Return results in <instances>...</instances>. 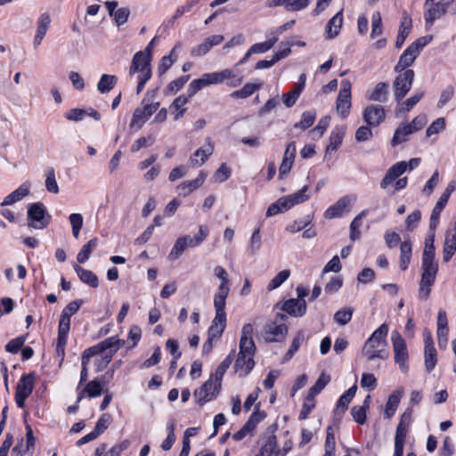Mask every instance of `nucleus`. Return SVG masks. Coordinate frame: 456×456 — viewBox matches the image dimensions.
Segmentation results:
<instances>
[{
	"instance_id": "obj_26",
	"label": "nucleus",
	"mask_w": 456,
	"mask_h": 456,
	"mask_svg": "<svg viewBox=\"0 0 456 456\" xmlns=\"http://www.w3.org/2000/svg\"><path fill=\"white\" fill-rule=\"evenodd\" d=\"M456 251V226L453 231H447L445 234L444 248H443V260L447 263L451 260Z\"/></svg>"
},
{
	"instance_id": "obj_11",
	"label": "nucleus",
	"mask_w": 456,
	"mask_h": 456,
	"mask_svg": "<svg viewBox=\"0 0 456 456\" xmlns=\"http://www.w3.org/2000/svg\"><path fill=\"white\" fill-rule=\"evenodd\" d=\"M34 381V373H28L20 378L15 392V403L19 408H24L26 399L33 391Z\"/></svg>"
},
{
	"instance_id": "obj_17",
	"label": "nucleus",
	"mask_w": 456,
	"mask_h": 456,
	"mask_svg": "<svg viewBox=\"0 0 456 456\" xmlns=\"http://www.w3.org/2000/svg\"><path fill=\"white\" fill-rule=\"evenodd\" d=\"M454 190L455 184L453 182H451L441 194L438 201L436 202L435 208L432 210V214L430 216V230L436 229L439 223L440 214L443 211L445 205L447 204L449 198Z\"/></svg>"
},
{
	"instance_id": "obj_48",
	"label": "nucleus",
	"mask_w": 456,
	"mask_h": 456,
	"mask_svg": "<svg viewBox=\"0 0 456 456\" xmlns=\"http://www.w3.org/2000/svg\"><path fill=\"white\" fill-rule=\"evenodd\" d=\"M330 381V377L322 373L314 385L309 389L310 399H314Z\"/></svg>"
},
{
	"instance_id": "obj_49",
	"label": "nucleus",
	"mask_w": 456,
	"mask_h": 456,
	"mask_svg": "<svg viewBox=\"0 0 456 456\" xmlns=\"http://www.w3.org/2000/svg\"><path fill=\"white\" fill-rule=\"evenodd\" d=\"M117 83V77L113 75L103 74L97 84V89L102 94L110 92Z\"/></svg>"
},
{
	"instance_id": "obj_56",
	"label": "nucleus",
	"mask_w": 456,
	"mask_h": 456,
	"mask_svg": "<svg viewBox=\"0 0 456 456\" xmlns=\"http://www.w3.org/2000/svg\"><path fill=\"white\" fill-rule=\"evenodd\" d=\"M73 236L77 239L83 226L84 218L81 214L73 213L69 216Z\"/></svg>"
},
{
	"instance_id": "obj_50",
	"label": "nucleus",
	"mask_w": 456,
	"mask_h": 456,
	"mask_svg": "<svg viewBox=\"0 0 456 456\" xmlns=\"http://www.w3.org/2000/svg\"><path fill=\"white\" fill-rule=\"evenodd\" d=\"M425 369L426 371L431 372L437 362V354L435 347L424 348Z\"/></svg>"
},
{
	"instance_id": "obj_37",
	"label": "nucleus",
	"mask_w": 456,
	"mask_h": 456,
	"mask_svg": "<svg viewBox=\"0 0 456 456\" xmlns=\"http://www.w3.org/2000/svg\"><path fill=\"white\" fill-rule=\"evenodd\" d=\"M423 92H416L410 98L405 101L397 102L398 106L396 109V115L410 111L423 97Z\"/></svg>"
},
{
	"instance_id": "obj_33",
	"label": "nucleus",
	"mask_w": 456,
	"mask_h": 456,
	"mask_svg": "<svg viewBox=\"0 0 456 456\" xmlns=\"http://www.w3.org/2000/svg\"><path fill=\"white\" fill-rule=\"evenodd\" d=\"M388 85L385 82L378 83L375 87L366 94L370 101L385 102L388 94Z\"/></svg>"
},
{
	"instance_id": "obj_57",
	"label": "nucleus",
	"mask_w": 456,
	"mask_h": 456,
	"mask_svg": "<svg viewBox=\"0 0 456 456\" xmlns=\"http://www.w3.org/2000/svg\"><path fill=\"white\" fill-rule=\"evenodd\" d=\"M157 41V37H153L151 39V41L148 44V45L146 46V48L144 49V51H140V52H137L134 57H133V60H135L136 57L138 55L141 54V56L139 57V61H142V63H143V61H146L147 62V67H151V51L154 47V45H155V42Z\"/></svg>"
},
{
	"instance_id": "obj_34",
	"label": "nucleus",
	"mask_w": 456,
	"mask_h": 456,
	"mask_svg": "<svg viewBox=\"0 0 456 456\" xmlns=\"http://www.w3.org/2000/svg\"><path fill=\"white\" fill-rule=\"evenodd\" d=\"M73 268L82 282L88 284L92 288L98 287V278L92 271L85 269L76 264L73 265Z\"/></svg>"
},
{
	"instance_id": "obj_30",
	"label": "nucleus",
	"mask_w": 456,
	"mask_h": 456,
	"mask_svg": "<svg viewBox=\"0 0 456 456\" xmlns=\"http://www.w3.org/2000/svg\"><path fill=\"white\" fill-rule=\"evenodd\" d=\"M343 24V10L335 14L327 23L325 31L327 38L331 39L337 37Z\"/></svg>"
},
{
	"instance_id": "obj_20",
	"label": "nucleus",
	"mask_w": 456,
	"mask_h": 456,
	"mask_svg": "<svg viewBox=\"0 0 456 456\" xmlns=\"http://www.w3.org/2000/svg\"><path fill=\"white\" fill-rule=\"evenodd\" d=\"M412 419V410L411 408H407L405 411L401 416V419L399 424L397 425L395 443V444H403L405 443V438L408 433L409 427L411 423Z\"/></svg>"
},
{
	"instance_id": "obj_9",
	"label": "nucleus",
	"mask_w": 456,
	"mask_h": 456,
	"mask_svg": "<svg viewBox=\"0 0 456 456\" xmlns=\"http://www.w3.org/2000/svg\"><path fill=\"white\" fill-rule=\"evenodd\" d=\"M393 343V349L395 354V362L399 364V367L403 372L408 371V350L407 346L398 331H394L391 336Z\"/></svg>"
},
{
	"instance_id": "obj_60",
	"label": "nucleus",
	"mask_w": 456,
	"mask_h": 456,
	"mask_svg": "<svg viewBox=\"0 0 456 456\" xmlns=\"http://www.w3.org/2000/svg\"><path fill=\"white\" fill-rule=\"evenodd\" d=\"M50 24H51V17L49 15V13L47 12H45V13H42L38 20H37V34L40 35V36H45L49 27H50Z\"/></svg>"
},
{
	"instance_id": "obj_45",
	"label": "nucleus",
	"mask_w": 456,
	"mask_h": 456,
	"mask_svg": "<svg viewBox=\"0 0 456 456\" xmlns=\"http://www.w3.org/2000/svg\"><path fill=\"white\" fill-rule=\"evenodd\" d=\"M262 86V83H248L244 86L231 94L232 98L245 99L252 95L256 90Z\"/></svg>"
},
{
	"instance_id": "obj_54",
	"label": "nucleus",
	"mask_w": 456,
	"mask_h": 456,
	"mask_svg": "<svg viewBox=\"0 0 456 456\" xmlns=\"http://www.w3.org/2000/svg\"><path fill=\"white\" fill-rule=\"evenodd\" d=\"M354 309L352 307L343 308L334 314V321L340 326L347 324L353 316Z\"/></svg>"
},
{
	"instance_id": "obj_59",
	"label": "nucleus",
	"mask_w": 456,
	"mask_h": 456,
	"mask_svg": "<svg viewBox=\"0 0 456 456\" xmlns=\"http://www.w3.org/2000/svg\"><path fill=\"white\" fill-rule=\"evenodd\" d=\"M303 340L304 333L303 331L299 330L297 332L295 338H293L291 346L284 356V361H289L293 357L295 353L298 350Z\"/></svg>"
},
{
	"instance_id": "obj_53",
	"label": "nucleus",
	"mask_w": 456,
	"mask_h": 456,
	"mask_svg": "<svg viewBox=\"0 0 456 456\" xmlns=\"http://www.w3.org/2000/svg\"><path fill=\"white\" fill-rule=\"evenodd\" d=\"M256 422L257 420L255 419V415L253 414L245 423V425L239 431L233 434L232 438L235 441L242 440L249 432L255 428Z\"/></svg>"
},
{
	"instance_id": "obj_61",
	"label": "nucleus",
	"mask_w": 456,
	"mask_h": 456,
	"mask_svg": "<svg viewBox=\"0 0 456 456\" xmlns=\"http://www.w3.org/2000/svg\"><path fill=\"white\" fill-rule=\"evenodd\" d=\"M382 34V19L379 12H376L371 17L370 37L375 38Z\"/></svg>"
},
{
	"instance_id": "obj_42",
	"label": "nucleus",
	"mask_w": 456,
	"mask_h": 456,
	"mask_svg": "<svg viewBox=\"0 0 456 456\" xmlns=\"http://www.w3.org/2000/svg\"><path fill=\"white\" fill-rule=\"evenodd\" d=\"M401 397H402V391H399V390L393 392L389 395L388 400L386 404V409H385V415L387 418L389 419L395 414L396 408L398 407V405L400 403Z\"/></svg>"
},
{
	"instance_id": "obj_41",
	"label": "nucleus",
	"mask_w": 456,
	"mask_h": 456,
	"mask_svg": "<svg viewBox=\"0 0 456 456\" xmlns=\"http://www.w3.org/2000/svg\"><path fill=\"white\" fill-rule=\"evenodd\" d=\"M188 100L187 96L180 95L175 98L170 105V109L175 114V120L180 119L184 115L186 111L185 105L188 102Z\"/></svg>"
},
{
	"instance_id": "obj_10",
	"label": "nucleus",
	"mask_w": 456,
	"mask_h": 456,
	"mask_svg": "<svg viewBox=\"0 0 456 456\" xmlns=\"http://www.w3.org/2000/svg\"><path fill=\"white\" fill-rule=\"evenodd\" d=\"M454 0H441L437 3L425 2L424 19L427 26H432L434 21L443 17L447 8L453 3Z\"/></svg>"
},
{
	"instance_id": "obj_16",
	"label": "nucleus",
	"mask_w": 456,
	"mask_h": 456,
	"mask_svg": "<svg viewBox=\"0 0 456 456\" xmlns=\"http://www.w3.org/2000/svg\"><path fill=\"white\" fill-rule=\"evenodd\" d=\"M221 386H217V381L210 377L199 389L194 392L197 403L200 405L211 401L218 393Z\"/></svg>"
},
{
	"instance_id": "obj_39",
	"label": "nucleus",
	"mask_w": 456,
	"mask_h": 456,
	"mask_svg": "<svg viewBox=\"0 0 456 456\" xmlns=\"http://www.w3.org/2000/svg\"><path fill=\"white\" fill-rule=\"evenodd\" d=\"M370 395H367L361 406H354L351 410V414L354 419L359 423L363 424L366 421V411L370 407Z\"/></svg>"
},
{
	"instance_id": "obj_63",
	"label": "nucleus",
	"mask_w": 456,
	"mask_h": 456,
	"mask_svg": "<svg viewBox=\"0 0 456 456\" xmlns=\"http://www.w3.org/2000/svg\"><path fill=\"white\" fill-rule=\"evenodd\" d=\"M45 188L51 193L57 194L59 192V186L56 181L53 168L49 169L47 172L45 179Z\"/></svg>"
},
{
	"instance_id": "obj_13",
	"label": "nucleus",
	"mask_w": 456,
	"mask_h": 456,
	"mask_svg": "<svg viewBox=\"0 0 456 456\" xmlns=\"http://www.w3.org/2000/svg\"><path fill=\"white\" fill-rule=\"evenodd\" d=\"M140 56H141V54L138 55L135 60H132V63H131V66L129 69L130 76H132L135 73H138V76H137L138 85L136 87L137 94H139L142 91L145 84L151 77V67H147L146 61H143V63H142V61H139Z\"/></svg>"
},
{
	"instance_id": "obj_22",
	"label": "nucleus",
	"mask_w": 456,
	"mask_h": 456,
	"mask_svg": "<svg viewBox=\"0 0 456 456\" xmlns=\"http://www.w3.org/2000/svg\"><path fill=\"white\" fill-rule=\"evenodd\" d=\"M296 151L297 150L295 142H290L286 147L282 161L279 168L280 178H282L290 171L295 160Z\"/></svg>"
},
{
	"instance_id": "obj_36",
	"label": "nucleus",
	"mask_w": 456,
	"mask_h": 456,
	"mask_svg": "<svg viewBox=\"0 0 456 456\" xmlns=\"http://www.w3.org/2000/svg\"><path fill=\"white\" fill-rule=\"evenodd\" d=\"M82 305V299H77L69 302L62 310L59 322L70 326L71 315L75 314L79 310Z\"/></svg>"
},
{
	"instance_id": "obj_3",
	"label": "nucleus",
	"mask_w": 456,
	"mask_h": 456,
	"mask_svg": "<svg viewBox=\"0 0 456 456\" xmlns=\"http://www.w3.org/2000/svg\"><path fill=\"white\" fill-rule=\"evenodd\" d=\"M208 235V230L207 226L200 225L199 227V232L194 237L189 235L179 237L168 254V259L171 261L176 260L187 248H195L200 245Z\"/></svg>"
},
{
	"instance_id": "obj_31",
	"label": "nucleus",
	"mask_w": 456,
	"mask_h": 456,
	"mask_svg": "<svg viewBox=\"0 0 456 456\" xmlns=\"http://www.w3.org/2000/svg\"><path fill=\"white\" fill-rule=\"evenodd\" d=\"M214 146L208 143L204 149H198L190 158L189 161L192 167H200L205 163L208 158L213 153Z\"/></svg>"
},
{
	"instance_id": "obj_1",
	"label": "nucleus",
	"mask_w": 456,
	"mask_h": 456,
	"mask_svg": "<svg viewBox=\"0 0 456 456\" xmlns=\"http://www.w3.org/2000/svg\"><path fill=\"white\" fill-rule=\"evenodd\" d=\"M388 330V325L383 323L366 340L362 349V354L367 361H373L377 358L382 360L388 358L389 351L387 341Z\"/></svg>"
},
{
	"instance_id": "obj_8",
	"label": "nucleus",
	"mask_w": 456,
	"mask_h": 456,
	"mask_svg": "<svg viewBox=\"0 0 456 456\" xmlns=\"http://www.w3.org/2000/svg\"><path fill=\"white\" fill-rule=\"evenodd\" d=\"M414 71L406 69L400 73L393 84L394 95L396 102H401L411 90L414 80Z\"/></svg>"
},
{
	"instance_id": "obj_4",
	"label": "nucleus",
	"mask_w": 456,
	"mask_h": 456,
	"mask_svg": "<svg viewBox=\"0 0 456 456\" xmlns=\"http://www.w3.org/2000/svg\"><path fill=\"white\" fill-rule=\"evenodd\" d=\"M286 315L277 314L273 322H268L264 327L263 337L266 342H281L288 334V327L283 322Z\"/></svg>"
},
{
	"instance_id": "obj_32",
	"label": "nucleus",
	"mask_w": 456,
	"mask_h": 456,
	"mask_svg": "<svg viewBox=\"0 0 456 456\" xmlns=\"http://www.w3.org/2000/svg\"><path fill=\"white\" fill-rule=\"evenodd\" d=\"M70 326L59 322L58 338L56 343V353L58 356L63 357L65 354V346L68 341V335Z\"/></svg>"
},
{
	"instance_id": "obj_40",
	"label": "nucleus",
	"mask_w": 456,
	"mask_h": 456,
	"mask_svg": "<svg viewBox=\"0 0 456 456\" xmlns=\"http://www.w3.org/2000/svg\"><path fill=\"white\" fill-rule=\"evenodd\" d=\"M97 245H98L97 238H94V239L90 240L89 241H87L82 247V248L80 249V251L78 252V254L77 256V262L79 264H84L85 262H86L89 259L92 252L97 247Z\"/></svg>"
},
{
	"instance_id": "obj_27",
	"label": "nucleus",
	"mask_w": 456,
	"mask_h": 456,
	"mask_svg": "<svg viewBox=\"0 0 456 456\" xmlns=\"http://www.w3.org/2000/svg\"><path fill=\"white\" fill-rule=\"evenodd\" d=\"M307 191H308V186L305 185L298 191L289 194L288 196L281 197L282 200L285 203V209L289 210L291 208H293L294 206L308 200L310 197L308 194H306Z\"/></svg>"
},
{
	"instance_id": "obj_58",
	"label": "nucleus",
	"mask_w": 456,
	"mask_h": 456,
	"mask_svg": "<svg viewBox=\"0 0 456 456\" xmlns=\"http://www.w3.org/2000/svg\"><path fill=\"white\" fill-rule=\"evenodd\" d=\"M93 349H86L84 351L82 354L81 363H82V370L80 373V381L79 385H81L83 382L86 381L88 378V364L91 359V354H93Z\"/></svg>"
},
{
	"instance_id": "obj_12",
	"label": "nucleus",
	"mask_w": 456,
	"mask_h": 456,
	"mask_svg": "<svg viewBox=\"0 0 456 456\" xmlns=\"http://www.w3.org/2000/svg\"><path fill=\"white\" fill-rule=\"evenodd\" d=\"M140 56H141V54L138 55L135 60H132V63H131V66L129 69L130 76H132L135 73H138V76H137L138 85L136 87L137 94H139L142 91L145 84L151 77V67H147L146 61H143V63H142V61H139Z\"/></svg>"
},
{
	"instance_id": "obj_64",
	"label": "nucleus",
	"mask_w": 456,
	"mask_h": 456,
	"mask_svg": "<svg viewBox=\"0 0 456 456\" xmlns=\"http://www.w3.org/2000/svg\"><path fill=\"white\" fill-rule=\"evenodd\" d=\"M316 118V114L314 111H305L301 116V120L299 123L295 125V127H300L302 129H306L310 127Z\"/></svg>"
},
{
	"instance_id": "obj_62",
	"label": "nucleus",
	"mask_w": 456,
	"mask_h": 456,
	"mask_svg": "<svg viewBox=\"0 0 456 456\" xmlns=\"http://www.w3.org/2000/svg\"><path fill=\"white\" fill-rule=\"evenodd\" d=\"M189 78L190 76H183L171 81L166 88V94H169L177 93L188 82Z\"/></svg>"
},
{
	"instance_id": "obj_15",
	"label": "nucleus",
	"mask_w": 456,
	"mask_h": 456,
	"mask_svg": "<svg viewBox=\"0 0 456 456\" xmlns=\"http://www.w3.org/2000/svg\"><path fill=\"white\" fill-rule=\"evenodd\" d=\"M351 82L341 81V88L337 99V111L342 118L347 117L351 108Z\"/></svg>"
},
{
	"instance_id": "obj_14",
	"label": "nucleus",
	"mask_w": 456,
	"mask_h": 456,
	"mask_svg": "<svg viewBox=\"0 0 456 456\" xmlns=\"http://www.w3.org/2000/svg\"><path fill=\"white\" fill-rule=\"evenodd\" d=\"M356 201V196L354 195H346L340 198L334 205L330 206L325 211V217L328 219H332L336 217H340L347 213H349L352 205Z\"/></svg>"
},
{
	"instance_id": "obj_38",
	"label": "nucleus",
	"mask_w": 456,
	"mask_h": 456,
	"mask_svg": "<svg viewBox=\"0 0 456 456\" xmlns=\"http://www.w3.org/2000/svg\"><path fill=\"white\" fill-rule=\"evenodd\" d=\"M411 28V19L405 15L403 17L401 25L399 27L398 35L395 41V47L400 48L403 45L406 37L410 34Z\"/></svg>"
},
{
	"instance_id": "obj_2",
	"label": "nucleus",
	"mask_w": 456,
	"mask_h": 456,
	"mask_svg": "<svg viewBox=\"0 0 456 456\" xmlns=\"http://www.w3.org/2000/svg\"><path fill=\"white\" fill-rule=\"evenodd\" d=\"M125 345V341L116 337H110L96 346L89 347L93 349L91 358L94 357L95 371L103 370L110 362L115 353Z\"/></svg>"
},
{
	"instance_id": "obj_23",
	"label": "nucleus",
	"mask_w": 456,
	"mask_h": 456,
	"mask_svg": "<svg viewBox=\"0 0 456 456\" xmlns=\"http://www.w3.org/2000/svg\"><path fill=\"white\" fill-rule=\"evenodd\" d=\"M30 183L25 182L16 190L8 194L1 203L2 207L12 205L27 197L30 192Z\"/></svg>"
},
{
	"instance_id": "obj_52",
	"label": "nucleus",
	"mask_w": 456,
	"mask_h": 456,
	"mask_svg": "<svg viewBox=\"0 0 456 456\" xmlns=\"http://www.w3.org/2000/svg\"><path fill=\"white\" fill-rule=\"evenodd\" d=\"M290 276V271L288 269H284L278 273L268 283L266 289L269 291L276 289L279 288L283 282H285Z\"/></svg>"
},
{
	"instance_id": "obj_5",
	"label": "nucleus",
	"mask_w": 456,
	"mask_h": 456,
	"mask_svg": "<svg viewBox=\"0 0 456 456\" xmlns=\"http://www.w3.org/2000/svg\"><path fill=\"white\" fill-rule=\"evenodd\" d=\"M213 304L216 315L211 322L208 334H210L212 337H221L226 325V299L213 298Z\"/></svg>"
},
{
	"instance_id": "obj_21",
	"label": "nucleus",
	"mask_w": 456,
	"mask_h": 456,
	"mask_svg": "<svg viewBox=\"0 0 456 456\" xmlns=\"http://www.w3.org/2000/svg\"><path fill=\"white\" fill-rule=\"evenodd\" d=\"M206 178L207 174L204 171H200L195 179L182 182L177 186L179 195L183 197L190 195L192 191L200 188L204 183Z\"/></svg>"
},
{
	"instance_id": "obj_6",
	"label": "nucleus",
	"mask_w": 456,
	"mask_h": 456,
	"mask_svg": "<svg viewBox=\"0 0 456 456\" xmlns=\"http://www.w3.org/2000/svg\"><path fill=\"white\" fill-rule=\"evenodd\" d=\"M159 102H150L144 97L142 101V108H136L134 111L132 120L130 122V128L136 130L142 127L148 118L159 109Z\"/></svg>"
},
{
	"instance_id": "obj_51",
	"label": "nucleus",
	"mask_w": 456,
	"mask_h": 456,
	"mask_svg": "<svg viewBox=\"0 0 456 456\" xmlns=\"http://www.w3.org/2000/svg\"><path fill=\"white\" fill-rule=\"evenodd\" d=\"M233 361V351L230 353L225 359L220 363V365L217 367L216 373H215V379L217 381V386H221L222 384V379L227 370V369L231 366L232 362Z\"/></svg>"
},
{
	"instance_id": "obj_43",
	"label": "nucleus",
	"mask_w": 456,
	"mask_h": 456,
	"mask_svg": "<svg viewBox=\"0 0 456 456\" xmlns=\"http://www.w3.org/2000/svg\"><path fill=\"white\" fill-rule=\"evenodd\" d=\"M367 216V211L362 210L359 213L350 224V239L354 241L361 237L360 228L362 226V219Z\"/></svg>"
},
{
	"instance_id": "obj_18",
	"label": "nucleus",
	"mask_w": 456,
	"mask_h": 456,
	"mask_svg": "<svg viewBox=\"0 0 456 456\" xmlns=\"http://www.w3.org/2000/svg\"><path fill=\"white\" fill-rule=\"evenodd\" d=\"M214 274L221 281L218 289L214 295V298L226 299L230 293V280L228 273L223 266L216 265L214 268Z\"/></svg>"
},
{
	"instance_id": "obj_35",
	"label": "nucleus",
	"mask_w": 456,
	"mask_h": 456,
	"mask_svg": "<svg viewBox=\"0 0 456 456\" xmlns=\"http://www.w3.org/2000/svg\"><path fill=\"white\" fill-rule=\"evenodd\" d=\"M102 393V387L101 383L97 380H92L78 393L77 403L85 398L86 395L94 398L101 395Z\"/></svg>"
},
{
	"instance_id": "obj_46",
	"label": "nucleus",
	"mask_w": 456,
	"mask_h": 456,
	"mask_svg": "<svg viewBox=\"0 0 456 456\" xmlns=\"http://www.w3.org/2000/svg\"><path fill=\"white\" fill-rule=\"evenodd\" d=\"M411 134H413V131L408 124L399 126L395 132L394 137L391 142L392 145L396 146L398 144L403 143L407 140V137Z\"/></svg>"
},
{
	"instance_id": "obj_19",
	"label": "nucleus",
	"mask_w": 456,
	"mask_h": 456,
	"mask_svg": "<svg viewBox=\"0 0 456 456\" xmlns=\"http://www.w3.org/2000/svg\"><path fill=\"white\" fill-rule=\"evenodd\" d=\"M364 121L370 126H378L386 118L385 110L380 105H369L362 113Z\"/></svg>"
},
{
	"instance_id": "obj_29",
	"label": "nucleus",
	"mask_w": 456,
	"mask_h": 456,
	"mask_svg": "<svg viewBox=\"0 0 456 456\" xmlns=\"http://www.w3.org/2000/svg\"><path fill=\"white\" fill-rule=\"evenodd\" d=\"M419 54L416 53L410 46L401 54L397 64L395 67V72H402L414 63Z\"/></svg>"
},
{
	"instance_id": "obj_55",
	"label": "nucleus",
	"mask_w": 456,
	"mask_h": 456,
	"mask_svg": "<svg viewBox=\"0 0 456 456\" xmlns=\"http://www.w3.org/2000/svg\"><path fill=\"white\" fill-rule=\"evenodd\" d=\"M269 453H280L277 450V441L275 436H269L265 443V444L261 447L259 453L256 456H265V454Z\"/></svg>"
},
{
	"instance_id": "obj_28",
	"label": "nucleus",
	"mask_w": 456,
	"mask_h": 456,
	"mask_svg": "<svg viewBox=\"0 0 456 456\" xmlns=\"http://www.w3.org/2000/svg\"><path fill=\"white\" fill-rule=\"evenodd\" d=\"M254 354L239 353L235 362V368L240 372V376L247 375L255 365L253 360Z\"/></svg>"
},
{
	"instance_id": "obj_7",
	"label": "nucleus",
	"mask_w": 456,
	"mask_h": 456,
	"mask_svg": "<svg viewBox=\"0 0 456 456\" xmlns=\"http://www.w3.org/2000/svg\"><path fill=\"white\" fill-rule=\"evenodd\" d=\"M50 216H47L43 203L30 204L28 209V224L34 229H44L49 224Z\"/></svg>"
},
{
	"instance_id": "obj_47",
	"label": "nucleus",
	"mask_w": 456,
	"mask_h": 456,
	"mask_svg": "<svg viewBox=\"0 0 456 456\" xmlns=\"http://www.w3.org/2000/svg\"><path fill=\"white\" fill-rule=\"evenodd\" d=\"M400 268L402 270H406L411 261V245L409 241H403L400 246Z\"/></svg>"
},
{
	"instance_id": "obj_25",
	"label": "nucleus",
	"mask_w": 456,
	"mask_h": 456,
	"mask_svg": "<svg viewBox=\"0 0 456 456\" xmlns=\"http://www.w3.org/2000/svg\"><path fill=\"white\" fill-rule=\"evenodd\" d=\"M282 310L289 315L302 317L306 312V303L305 301L290 298L284 302Z\"/></svg>"
},
{
	"instance_id": "obj_44",
	"label": "nucleus",
	"mask_w": 456,
	"mask_h": 456,
	"mask_svg": "<svg viewBox=\"0 0 456 456\" xmlns=\"http://www.w3.org/2000/svg\"><path fill=\"white\" fill-rule=\"evenodd\" d=\"M344 133L339 130H333L330 136V143L326 147L325 159H327L332 151H336L342 143Z\"/></svg>"
},
{
	"instance_id": "obj_24",
	"label": "nucleus",
	"mask_w": 456,
	"mask_h": 456,
	"mask_svg": "<svg viewBox=\"0 0 456 456\" xmlns=\"http://www.w3.org/2000/svg\"><path fill=\"white\" fill-rule=\"evenodd\" d=\"M230 77H234V72L232 69H223L217 72L205 73L202 75L201 79L204 86H208L221 84Z\"/></svg>"
}]
</instances>
